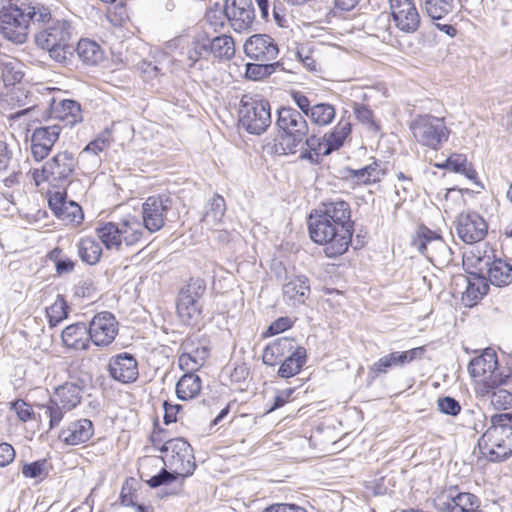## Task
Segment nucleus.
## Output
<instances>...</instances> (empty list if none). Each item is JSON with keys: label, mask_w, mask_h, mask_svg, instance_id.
I'll return each mask as SVG.
<instances>
[{"label": "nucleus", "mask_w": 512, "mask_h": 512, "mask_svg": "<svg viewBox=\"0 0 512 512\" xmlns=\"http://www.w3.org/2000/svg\"><path fill=\"white\" fill-rule=\"evenodd\" d=\"M424 351V347H416L403 352H392L379 358L378 361L372 365L371 371L377 374H385L390 368L402 367L417 358H421Z\"/></svg>", "instance_id": "5701e85b"}, {"label": "nucleus", "mask_w": 512, "mask_h": 512, "mask_svg": "<svg viewBox=\"0 0 512 512\" xmlns=\"http://www.w3.org/2000/svg\"><path fill=\"white\" fill-rule=\"evenodd\" d=\"M48 203L51 210H53L57 216H64L66 214L69 202L66 201V197L63 192L57 191L50 195Z\"/></svg>", "instance_id": "5fc2aeb1"}, {"label": "nucleus", "mask_w": 512, "mask_h": 512, "mask_svg": "<svg viewBox=\"0 0 512 512\" xmlns=\"http://www.w3.org/2000/svg\"><path fill=\"white\" fill-rule=\"evenodd\" d=\"M87 329L90 341L96 346H108L118 333V323L113 314L102 312L93 317Z\"/></svg>", "instance_id": "f3484780"}, {"label": "nucleus", "mask_w": 512, "mask_h": 512, "mask_svg": "<svg viewBox=\"0 0 512 512\" xmlns=\"http://www.w3.org/2000/svg\"><path fill=\"white\" fill-rule=\"evenodd\" d=\"M277 126L285 133L283 148L285 154H294L297 147L302 144L308 135V124L301 112L291 108L282 107L278 110Z\"/></svg>", "instance_id": "9b49d317"}, {"label": "nucleus", "mask_w": 512, "mask_h": 512, "mask_svg": "<svg viewBox=\"0 0 512 512\" xmlns=\"http://www.w3.org/2000/svg\"><path fill=\"white\" fill-rule=\"evenodd\" d=\"M304 140L305 142H302V144H300L302 148L304 146L307 147L308 149L313 151L316 157L327 156L330 154V152L325 151V149L327 148L325 136L317 137L316 135H311L310 137L306 136Z\"/></svg>", "instance_id": "864d4df0"}, {"label": "nucleus", "mask_w": 512, "mask_h": 512, "mask_svg": "<svg viewBox=\"0 0 512 512\" xmlns=\"http://www.w3.org/2000/svg\"><path fill=\"white\" fill-rule=\"evenodd\" d=\"M161 459L167 469L163 468L157 475L147 480V484L156 488L167 485L177 477L182 479L191 476L196 469L195 457L190 444L183 438H172L164 441L160 447Z\"/></svg>", "instance_id": "7ed1b4c3"}, {"label": "nucleus", "mask_w": 512, "mask_h": 512, "mask_svg": "<svg viewBox=\"0 0 512 512\" xmlns=\"http://www.w3.org/2000/svg\"><path fill=\"white\" fill-rule=\"evenodd\" d=\"M437 404L439 411L447 415L456 416L461 410L459 402L452 397L439 398Z\"/></svg>", "instance_id": "4d7b16f0"}, {"label": "nucleus", "mask_w": 512, "mask_h": 512, "mask_svg": "<svg viewBox=\"0 0 512 512\" xmlns=\"http://www.w3.org/2000/svg\"><path fill=\"white\" fill-rule=\"evenodd\" d=\"M205 46L199 43L193 42L187 51V60L189 61V67H193L195 63L202 57Z\"/></svg>", "instance_id": "69168bd1"}, {"label": "nucleus", "mask_w": 512, "mask_h": 512, "mask_svg": "<svg viewBox=\"0 0 512 512\" xmlns=\"http://www.w3.org/2000/svg\"><path fill=\"white\" fill-rule=\"evenodd\" d=\"M145 228L135 217L120 222H105L96 227V234L101 243L108 249L119 251L123 244L136 245L144 236Z\"/></svg>", "instance_id": "0eeeda50"}, {"label": "nucleus", "mask_w": 512, "mask_h": 512, "mask_svg": "<svg viewBox=\"0 0 512 512\" xmlns=\"http://www.w3.org/2000/svg\"><path fill=\"white\" fill-rule=\"evenodd\" d=\"M108 372L115 381L122 384L133 383L139 376L137 360L127 352L112 356L108 362Z\"/></svg>", "instance_id": "aec40b11"}, {"label": "nucleus", "mask_w": 512, "mask_h": 512, "mask_svg": "<svg viewBox=\"0 0 512 512\" xmlns=\"http://www.w3.org/2000/svg\"><path fill=\"white\" fill-rule=\"evenodd\" d=\"M295 341L292 338L280 337L268 344L262 355L263 363L273 366L277 360L285 356L287 353H292L296 348Z\"/></svg>", "instance_id": "cd10ccee"}, {"label": "nucleus", "mask_w": 512, "mask_h": 512, "mask_svg": "<svg viewBox=\"0 0 512 512\" xmlns=\"http://www.w3.org/2000/svg\"><path fill=\"white\" fill-rule=\"evenodd\" d=\"M226 203L222 196L215 195L207 204L202 222L209 228L218 226L225 214Z\"/></svg>", "instance_id": "4c0bfd02"}, {"label": "nucleus", "mask_w": 512, "mask_h": 512, "mask_svg": "<svg viewBox=\"0 0 512 512\" xmlns=\"http://www.w3.org/2000/svg\"><path fill=\"white\" fill-rule=\"evenodd\" d=\"M44 415L49 418V427L53 429L58 426L61 422L64 412L67 410L63 409L61 404H57L53 398L50 399L47 405L43 407Z\"/></svg>", "instance_id": "603ef678"}, {"label": "nucleus", "mask_w": 512, "mask_h": 512, "mask_svg": "<svg viewBox=\"0 0 512 512\" xmlns=\"http://www.w3.org/2000/svg\"><path fill=\"white\" fill-rule=\"evenodd\" d=\"M51 113L55 119L64 122L67 126H74L82 121V111L80 104L69 99H53L51 103Z\"/></svg>", "instance_id": "393cba45"}, {"label": "nucleus", "mask_w": 512, "mask_h": 512, "mask_svg": "<svg viewBox=\"0 0 512 512\" xmlns=\"http://www.w3.org/2000/svg\"><path fill=\"white\" fill-rule=\"evenodd\" d=\"M206 290L203 279L191 278L180 291L177 301V313L180 320L189 326H196L202 319L200 299Z\"/></svg>", "instance_id": "9d476101"}, {"label": "nucleus", "mask_w": 512, "mask_h": 512, "mask_svg": "<svg viewBox=\"0 0 512 512\" xmlns=\"http://www.w3.org/2000/svg\"><path fill=\"white\" fill-rule=\"evenodd\" d=\"M15 458V450L8 443H0V467L10 464Z\"/></svg>", "instance_id": "0e129e2a"}, {"label": "nucleus", "mask_w": 512, "mask_h": 512, "mask_svg": "<svg viewBox=\"0 0 512 512\" xmlns=\"http://www.w3.org/2000/svg\"><path fill=\"white\" fill-rule=\"evenodd\" d=\"M278 63H266L262 62L259 64L248 63L246 65V77L250 80H261L271 75Z\"/></svg>", "instance_id": "09e8293b"}, {"label": "nucleus", "mask_w": 512, "mask_h": 512, "mask_svg": "<svg viewBox=\"0 0 512 512\" xmlns=\"http://www.w3.org/2000/svg\"><path fill=\"white\" fill-rule=\"evenodd\" d=\"M454 512H479V502L471 493L456 492Z\"/></svg>", "instance_id": "8fccbe9b"}, {"label": "nucleus", "mask_w": 512, "mask_h": 512, "mask_svg": "<svg viewBox=\"0 0 512 512\" xmlns=\"http://www.w3.org/2000/svg\"><path fill=\"white\" fill-rule=\"evenodd\" d=\"M247 57L255 61L270 62L277 58L279 49L274 39L267 34H255L244 43Z\"/></svg>", "instance_id": "412c9836"}, {"label": "nucleus", "mask_w": 512, "mask_h": 512, "mask_svg": "<svg viewBox=\"0 0 512 512\" xmlns=\"http://www.w3.org/2000/svg\"><path fill=\"white\" fill-rule=\"evenodd\" d=\"M464 280L466 289L462 294V301L466 306L471 307L487 293L486 277L484 275L472 278L465 277Z\"/></svg>", "instance_id": "f704fd0d"}, {"label": "nucleus", "mask_w": 512, "mask_h": 512, "mask_svg": "<svg viewBox=\"0 0 512 512\" xmlns=\"http://www.w3.org/2000/svg\"><path fill=\"white\" fill-rule=\"evenodd\" d=\"M75 51L79 59L87 65H97L104 59V51L100 45L90 39H81L78 42Z\"/></svg>", "instance_id": "473e14b6"}, {"label": "nucleus", "mask_w": 512, "mask_h": 512, "mask_svg": "<svg viewBox=\"0 0 512 512\" xmlns=\"http://www.w3.org/2000/svg\"><path fill=\"white\" fill-rule=\"evenodd\" d=\"M229 26L238 33L250 30L255 20L252 0H225Z\"/></svg>", "instance_id": "a211bd4d"}, {"label": "nucleus", "mask_w": 512, "mask_h": 512, "mask_svg": "<svg viewBox=\"0 0 512 512\" xmlns=\"http://www.w3.org/2000/svg\"><path fill=\"white\" fill-rule=\"evenodd\" d=\"M395 26L402 32L414 33L420 25V15L413 0H390Z\"/></svg>", "instance_id": "6ab92c4d"}, {"label": "nucleus", "mask_w": 512, "mask_h": 512, "mask_svg": "<svg viewBox=\"0 0 512 512\" xmlns=\"http://www.w3.org/2000/svg\"><path fill=\"white\" fill-rule=\"evenodd\" d=\"M486 397L490 398L495 409L506 410L512 406V393L506 389L496 387Z\"/></svg>", "instance_id": "3c124183"}, {"label": "nucleus", "mask_w": 512, "mask_h": 512, "mask_svg": "<svg viewBox=\"0 0 512 512\" xmlns=\"http://www.w3.org/2000/svg\"><path fill=\"white\" fill-rule=\"evenodd\" d=\"M81 387L75 383L67 382L55 389L53 399L61 404L65 410L75 408L81 401Z\"/></svg>", "instance_id": "c85d7f7f"}, {"label": "nucleus", "mask_w": 512, "mask_h": 512, "mask_svg": "<svg viewBox=\"0 0 512 512\" xmlns=\"http://www.w3.org/2000/svg\"><path fill=\"white\" fill-rule=\"evenodd\" d=\"M228 13L226 12V4L220 5L219 3L212 4L206 11L205 19L207 23L215 31L223 28L228 23Z\"/></svg>", "instance_id": "a18cd8bd"}, {"label": "nucleus", "mask_w": 512, "mask_h": 512, "mask_svg": "<svg viewBox=\"0 0 512 512\" xmlns=\"http://www.w3.org/2000/svg\"><path fill=\"white\" fill-rule=\"evenodd\" d=\"M50 19V10L31 0H10L0 10V34L15 44H23L28 38L29 24Z\"/></svg>", "instance_id": "f03ea898"}, {"label": "nucleus", "mask_w": 512, "mask_h": 512, "mask_svg": "<svg viewBox=\"0 0 512 512\" xmlns=\"http://www.w3.org/2000/svg\"><path fill=\"white\" fill-rule=\"evenodd\" d=\"M427 15L433 20H440L453 10V0H423Z\"/></svg>", "instance_id": "c03bdc74"}, {"label": "nucleus", "mask_w": 512, "mask_h": 512, "mask_svg": "<svg viewBox=\"0 0 512 512\" xmlns=\"http://www.w3.org/2000/svg\"><path fill=\"white\" fill-rule=\"evenodd\" d=\"M484 276L494 286H507L512 283V266L495 256L485 269Z\"/></svg>", "instance_id": "bb28decb"}, {"label": "nucleus", "mask_w": 512, "mask_h": 512, "mask_svg": "<svg viewBox=\"0 0 512 512\" xmlns=\"http://www.w3.org/2000/svg\"><path fill=\"white\" fill-rule=\"evenodd\" d=\"M383 175L378 163L373 162L361 169H349L348 176L357 184H372L380 181Z\"/></svg>", "instance_id": "58836bf2"}, {"label": "nucleus", "mask_w": 512, "mask_h": 512, "mask_svg": "<svg viewBox=\"0 0 512 512\" xmlns=\"http://www.w3.org/2000/svg\"><path fill=\"white\" fill-rule=\"evenodd\" d=\"M110 146V135L105 132L86 145L83 152L99 154Z\"/></svg>", "instance_id": "6e6d98bb"}, {"label": "nucleus", "mask_w": 512, "mask_h": 512, "mask_svg": "<svg viewBox=\"0 0 512 512\" xmlns=\"http://www.w3.org/2000/svg\"><path fill=\"white\" fill-rule=\"evenodd\" d=\"M239 117L242 126L251 134L264 132L271 124L269 102L244 96Z\"/></svg>", "instance_id": "f8f14e48"}, {"label": "nucleus", "mask_w": 512, "mask_h": 512, "mask_svg": "<svg viewBox=\"0 0 512 512\" xmlns=\"http://www.w3.org/2000/svg\"><path fill=\"white\" fill-rule=\"evenodd\" d=\"M491 425L478 441L480 453L492 462H500L512 455V425L507 415L495 414Z\"/></svg>", "instance_id": "20e7f679"}, {"label": "nucleus", "mask_w": 512, "mask_h": 512, "mask_svg": "<svg viewBox=\"0 0 512 512\" xmlns=\"http://www.w3.org/2000/svg\"><path fill=\"white\" fill-rule=\"evenodd\" d=\"M436 167L463 174L470 180L476 177L475 170L463 154H452L443 164H436Z\"/></svg>", "instance_id": "a19ab883"}, {"label": "nucleus", "mask_w": 512, "mask_h": 512, "mask_svg": "<svg viewBox=\"0 0 512 512\" xmlns=\"http://www.w3.org/2000/svg\"><path fill=\"white\" fill-rule=\"evenodd\" d=\"M164 422L165 424H170L178 421V415L182 411V406L179 404H170L168 402H164Z\"/></svg>", "instance_id": "680f3d73"}, {"label": "nucleus", "mask_w": 512, "mask_h": 512, "mask_svg": "<svg viewBox=\"0 0 512 512\" xmlns=\"http://www.w3.org/2000/svg\"><path fill=\"white\" fill-rule=\"evenodd\" d=\"M308 229L311 240L325 246L327 257L344 254L353 235L349 204L343 200L323 204L322 209L310 214Z\"/></svg>", "instance_id": "f257e3e1"}, {"label": "nucleus", "mask_w": 512, "mask_h": 512, "mask_svg": "<svg viewBox=\"0 0 512 512\" xmlns=\"http://www.w3.org/2000/svg\"><path fill=\"white\" fill-rule=\"evenodd\" d=\"M183 348L185 351L179 356L178 365L186 373H195L205 363L208 350L205 347H198L187 351V345Z\"/></svg>", "instance_id": "7c9ffc66"}, {"label": "nucleus", "mask_w": 512, "mask_h": 512, "mask_svg": "<svg viewBox=\"0 0 512 512\" xmlns=\"http://www.w3.org/2000/svg\"><path fill=\"white\" fill-rule=\"evenodd\" d=\"M78 161L74 154L61 151L46 161L41 169L32 171V178L36 185L48 182L53 187H66L70 184Z\"/></svg>", "instance_id": "6e6552de"}, {"label": "nucleus", "mask_w": 512, "mask_h": 512, "mask_svg": "<svg viewBox=\"0 0 512 512\" xmlns=\"http://www.w3.org/2000/svg\"><path fill=\"white\" fill-rule=\"evenodd\" d=\"M45 28L35 36V42L41 49L47 50L52 59L66 63L74 48L70 45L71 24L63 19H52L44 22Z\"/></svg>", "instance_id": "39448f33"}, {"label": "nucleus", "mask_w": 512, "mask_h": 512, "mask_svg": "<svg viewBox=\"0 0 512 512\" xmlns=\"http://www.w3.org/2000/svg\"><path fill=\"white\" fill-rule=\"evenodd\" d=\"M59 217L63 219L68 218L71 222L80 223L83 219L81 207L78 204L70 201L68 203L66 214Z\"/></svg>", "instance_id": "338daca9"}, {"label": "nucleus", "mask_w": 512, "mask_h": 512, "mask_svg": "<svg viewBox=\"0 0 512 512\" xmlns=\"http://www.w3.org/2000/svg\"><path fill=\"white\" fill-rule=\"evenodd\" d=\"M62 127L59 124L35 128L30 137V150L37 162L45 159L58 141Z\"/></svg>", "instance_id": "dca6fc26"}, {"label": "nucleus", "mask_w": 512, "mask_h": 512, "mask_svg": "<svg viewBox=\"0 0 512 512\" xmlns=\"http://www.w3.org/2000/svg\"><path fill=\"white\" fill-rule=\"evenodd\" d=\"M78 254L82 261L89 265L96 264L102 255L101 244L92 237L82 238L78 245Z\"/></svg>", "instance_id": "ea45409f"}, {"label": "nucleus", "mask_w": 512, "mask_h": 512, "mask_svg": "<svg viewBox=\"0 0 512 512\" xmlns=\"http://www.w3.org/2000/svg\"><path fill=\"white\" fill-rule=\"evenodd\" d=\"M413 246L431 262L441 261L450 254V249L444 243L441 235L425 226H420Z\"/></svg>", "instance_id": "ddd939ff"}, {"label": "nucleus", "mask_w": 512, "mask_h": 512, "mask_svg": "<svg viewBox=\"0 0 512 512\" xmlns=\"http://www.w3.org/2000/svg\"><path fill=\"white\" fill-rule=\"evenodd\" d=\"M351 130L350 121L344 118L340 119L331 131L324 134L327 145L325 151L331 154L333 151L341 148L347 137L351 134Z\"/></svg>", "instance_id": "72a5a7b5"}, {"label": "nucleus", "mask_w": 512, "mask_h": 512, "mask_svg": "<svg viewBox=\"0 0 512 512\" xmlns=\"http://www.w3.org/2000/svg\"><path fill=\"white\" fill-rule=\"evenodd\" d=\"M494 257V251L488 248L487 245L483 250L480 247H474L463 256L464 263L476 269L481 275H484L485 269Z\"/></svg>", "instance_id": "c9c22d12"}, {"label": "nucleus", "mask_w": 512, "mask_h": 512, "mask_svg": "<svg viewBox=\"0 0 512 512\" xmlns=\"http://www.w3.org/2000/svg\"><path fill=\"white\" fill-rule=\"evenodd\" d=\"M23 64L12 57L4 56L0 59V72L6 86L15 85L23 78Z\"/></svg>", "instance_id": "e433bc0d"}, {"label": "nucleus", "mask_w": 512, "mask_h": 512, "mask_svg": "<svg viewBox=\"0 0 512 512\" xmlns=\"http://www.w3.org/2000/svg\"><path fill=\"white\" fill-rule=\"evenodd\" d=\"M306 360V349L302 346H297L279 367L278 375L282 378H290L297 375L306 363Z\"/></svg>", "instance_id": "2f4dec72"}, {"label": "nucleus", "mask_w": 512, "mask_h": 512, "mask_svg": "<svg viewBox=\"0 0 512 512\" xmlns=\"http://www.w3.org/2000/svg\"><path fill=\"white\" fill-rule=\"evenodd\" d=\"M456 492V487L442 490L434 499L435 507L442 512H454Z\"/></svg>", "instance_id": "de8ad7c7"}, {"label": "nucleus", "mask_w": 512, "mask_h": 512, "mask_svg": "<svg viewBox=\"0 0 512 512\" xmlns=\"http://www.w3.org/2000/svg\"><path fill=\"white\" fill-rule=\"evenodd\" d=\"M201 389V378L195 373H185L176 384V395L178 399L187 401L196 398Z\"/></svg>", "instance_id": "c756f323"}, {"label": "nucleus", "mask_w": 512, "mask_h": 512, "mask_svg": "<svg viewBox=\"0 0 512 512\" xmlns=\"http://www.w3.org/2000/svg\"><path fill=\"white\" fill-rule=\"evenodd\" d=\"M336 115L335 107L329 103H318L311 107L307 117L318 126H327L334 120Z\"/></svg>", "instance_id": "79ce46f5"}, {"label": "nucleus", "mask_w": 512, "mask_h": 512, "mask_svg": "<svg viewBox=\"0 0 512 512\" xmlns=\"http://www.w3.org/2000/svg\"><path fill=\"white\" fill-rule=\"evenodd\" d=\"M211 53L219 59H230L235 54V43L231 36H217L210 42Z\"/></svg>", "instance_id": "37998d69"}, {"label": "nucleus", "mask_w": 512, "mask_h": 512, "mask_svg": "<svg viewBox=\"0 0 512 512\" xmlns=\"http://www.w3.org/2000/svg\"><path fill=\"white\" fill-rule=\"evenodd\" d=\"M93 433V424L89 419H78L62 429L58 437L65 444L75 446L87 442Z\"/></svg>", "instance_id": "b1692460"}, {"label": "nucleus", "mask_w": 512, "mask_h": 512, "mask_svg": "<svg viewBox=\"0 0 512 512\" xmlns=\"http://www.w3.org/2000/svg\"><path fill=\"white\" fill-rule=\"evenodd\" d=\"M467 370L476 382L475 391L480 397L489 395L492 389L506 384L510 378L509 373L504 374L498 369L497 355L490 349L473 358Z\"/></svg>", "instance_id": "423d86ee"}, {"label": "nucleus", "mask_w": 512, "mask_h": 512, "mask_svg": "<svg viewBox=\"0 0 512 512\" xmlns=\"http://www.w3.org/2000/svg\"><path fill=\"white\" fill-rule=\"evenodd\" d=\"M282 293L289 305L304 304L310 294L309 279L305 275H287L282 285Z\"/></svg>", "instance_id": "4be33fe9"}, {"label": "nucleus", "mask_w": 512, "mask_h": 512, "mask_svg": "<svg viewBox=\"0 0 512 512\" xmlns=\"http://www.w3.org/2000/svg\"><path fill=\"white\" fill-rule=\"evenodd\" d=\"M353 110L356 115V118L360 122L368 125L371 128L378 129L377 124L373 120V113L369 108L362 104H355Z\"/></svg>", "instance_id": "13d9d810"}, {"label": "nucleus", "mask_w": 512, "mask_h": 512, "mask_svg": "<svg viewBox=\"0 0 512 512\" xmlns=\"http://www.w3.org/2000/svg\"><path fill=\"white\" fill-rule=\"evenodd\" d=\"M410 129L417 143L432 150L440 149L450 134L444 118L429 114L417 116L411 122Z\"/></svg>", "instance_id": "1a4fd4ad"}, {"label": "nucleus", "mask_w": 512, "mask_h": 512, "mask_svg": "<svg viewBox=\"0 0 512 512\" xmlns=\"http://www.w3.org/2000/svg\"><path fill=\"white\" fill-rule=\"evenodd\" d=\"M13 409L15 410L18 418L21 421H28L31 418L32 410L27 403L23 400H17L13 403Z\"/></svg>", "instance_id": "774afa93"}, {"label": "nucleus", "mask_w": 512, "mask_h": 512, "mask_svg": "<svg viewBox=\"0 0 512 512\" xmlns=\"http://www.w3.org/2000/svg\"><path fill=\"white\" fill-rule=\"evenodd\" d=\"M293 322L288 317H280L275 320L268 328L270 335L282 333L292 326Z\"/></svg>", "instance_id": "e2e57ef3"}, {"label": "nucleus", "mask_w": 512, "mask_h": 512, "mask_svg": "<svg viewBox=\"0 0 512 512\" xmlns=\"http://www.w3.org/2000/svg\"><path fill=\"white\" fill-rule=\"evenodd\" d=\"M488 225L478 213L469 211L460 213L456 219V233L467 244H474L484 239Z\"/></svg>", "instance_id": "2eb2a0df"}, {"label": "nucleus", "mask_w": 512, "mask_h": 512, "mask_svg": "<svg viewBox=\"0 0 512 512\" xmlns=\"http://www.w3.org/2000/svg\"><path fill=\"white\" fill-rule=\"evenodd\" d=\"M46 314L51 327L67 318L68 306L63 296L57 295L55 302L46 308Z\"/></svg>", "instance_id": "49530a36"}, {"label": "nucleus", "mask_w": 512, "mask_h": 512, "mask_svg": "<svg viewBox=\"0 0 512 512\" xmlns=\"http://www.w3.org/2000/svg\"><path fill=\"white\" fill-rule=\"evenodd\" d=\"M411 186L412 183H400L395 186L394 196L391 198V201L394 202L395 210L399 209L402 203L407 199Z\"/></svg>", "instance_id": "052dcab7"}, {"label": "nucleus", "mask_w": 512, "mask_h": 512, "mask_svg": "<svg viewBox=\"0 0 512 512\" xmlns=\"http://www.w3.org/2000/svg\"><path fill=\"white\" fill-rule=\"evenodd\" d=\"M172 200L166 195L150 196L142 205V225L149 232L159 231L165 224Z\"/></svg>", "instance_id": "4468645a"}, {"label": "nucleus", "mask_w": 512, "mask_h": 512, "mask_svg": "<svg viewBox=\"0 0 512 512\" xmlns=\"http://www.w3.org/2000/svg\"><path fill=\"white\" fill-rule=\"evenodd\" d=\"M61 338L66 347L74 350H86L90 344L88 329L83 323L67 326L62 331Z\"/></svg>", "instance_id": "a878e982"}, {"label": "nucleus", "mask_w": 512, "mask_h": 512, "mask_svg": "<svg viewBox=\"0 0 512 512\" xmlns=\"http://www.w3.org/2000/svg\"><path fill=\"white\" fill-rule=\"evenodd\" d=\"M45 461H35L22 467V474L27 478H39L44 475Z\"/></svg>", "instance_id": "bf43d9fd"}]
</instances>
